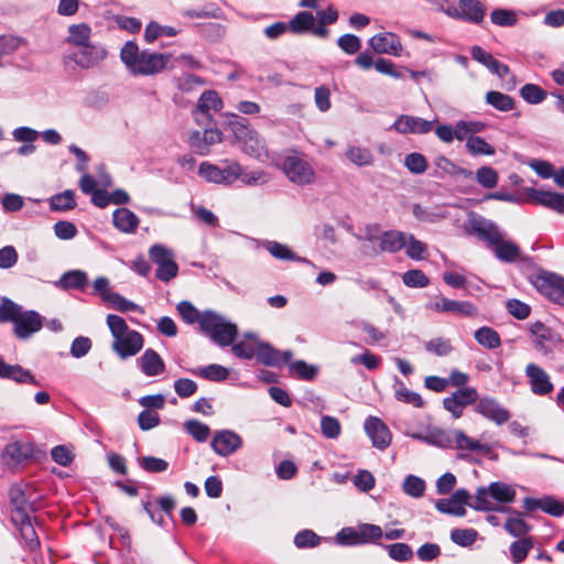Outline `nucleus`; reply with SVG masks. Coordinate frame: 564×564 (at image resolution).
<instances>
[{
    "mask_svg": "<svg viewBox=\"0 0 564 564\" xmlns=\"http://www.w3.org/2000/svg\"><path fill=\"white\" fill-rule=\"evenodd\" d=\"M519 93L522 99L530 105H539L546 98V91L536 84H525Z\"/></svg>",
    "mask_w": 564,
    "mask_h": 564,
    "instance_id": "53",
    "label": "nucleus"
},
{
    "mask_svg": "<svg viewBox=\"0 0 564 564\" xmlns=\"http://www.w3.org/2000/svg\"><path fill=\"white\" fill-rule=\"evenodd\" d=\"M33 456V445L28 442H12L6 445L2 457L8 464L19 465Z\"/></svg>",
    "mask_w": 564,
    "mask_h": 564,
    "instance_id": "27",
    "label": "nucleus"
},
{
    "mask_svg": "<svg viewBox=\"0 0 564 564\" xmlns=\"http://www.w3.org/2000/svg\"><path fill=\"white\" fill-rule=\"evenodd\" d=\"M88 283L86 272L82 270H70L62 274L55 286L62 290H84Z\"/></svg>",
    "mask_w": 564,
    "mask_h": 564,
    "instance_id": "33",
    "label": "nucleus"
},
{
    "mask_svg": "<svg viewBox=\"0 0 564 564\" xmlns=\"http://www.w3.org/2000/svg\"><path fill=\"white\" fill-rule=\"evenodd\" d=\"M289 366V370L291 373H294L299 379L305 381H312L316 378L318 373V368L315 365H310L304 360H291Z\"/></svg>",
    "mask_w": 564,
    "mask_h": 564,
    "instance_id": "44",
    "label": "nucleus"
},
{
    "mask_svg": "<svg viewBox=\"0 0 564 564\" xmlns=\"http://www.w3.org/2000/svg\"><path fill=\"white\" fill-rule=\"evenodd\" d=\"M475 340L487 349H496L501 346L499 333L490 326H481L475 330Z\"/></svg>",
    "mask_w": 564,
    "mask_h": 564,
    "instance_id": "34",
    "label": "nucleus"
},
{
    "mask_svg": "<svg viewBox=\"0 0 564 564\" xmlns=\"http://www.w3.org/2000/svg\"><path fill=\"white\" fill-rule=\"evenodd\" d=\"M535 290L550 301L564 305V278L549 271L541 270L529 276Z\"/></svg>",
    "mask_w": 564,
    "mask_h": 564,
    "instance_id": "6",
    "label": "nucleus"
},
{
    "mask_svg": "<svg viewBox=\"0 0 564 564\" xmlns=\"http://www.w3.org/2000/svg\"><path fill=\"white\" fill-rule=\"evenodd\" d=\"M138 464L147 473L159 474L167 470L169 463L159 457L143 456L138 458Z\"/></svg>",
    "mask_w": 564,
    "mask_h": 564,
    "instance_id": "58",
    "label": "nucleus"
},
{
    "mask_svg": "<svg viewBox=\"0 0 564 564\" xmlns=\"http://www.w3.org/2000/svg\"><path fill=\"white\" fill-rule=\"evenodd\" d=\"M200 330L219 347H228L238 337V326L221 314L207 310L203 312Z\"/></svg>",
    "mask_w": 564,
    "mask_h": 564,
    "instance_id": "3",
    "label": "nucleus"
},
{
    "mask_svg": "<svg viewBox=\"0 0 564 564\" xmlns=\"http://www.w3.org/2000/svg\"><path fill=\"white\" fill-rule=\"evenodd\" d=\"M184 430L198 443L206 442L210 435L209 426L195 419L187 420L184 423Z\"/></svg>",
    "mask_w": 564,
    "mask_h": 564,
    "instance_id": "50",
    "label": "nucleus"
},
{
    "mask_svg": "<svg viewBox=\"0 0 564 564\" xmlns=\"http://www.w3.org/2000/svg\"><path fill=\"white\" fill-rule=\"evenodd\" d=\"M404 166L413 174H423L427 170L425 156L419 152H412L404 159Z\"/></svg>",
    "mask_w": 564,
    "mask_h": 564,
    "instance_id": "64",
    "label": "nucleus"
},
{
    "mask_svg": "<svg viewBox=\"0 0 564 564\" xmlns=\"http://www.w3.org/2000/svg\"><path fill=\"white\" fill-rule=\"evenodd\" d=\"M433 123L434 121H430L421 117L400 115L390 129H393L401 134H426L433 130Z\"/></svg>",
    "mask_w": 564,
    "mask_h": 564,
    "instance_id": "20",
    "label": "nucleus"
},
{
    "mask_svg": "<svg viewBox=\"0 0 564 564\" xmlns=\"http://www.w3.org/2000/svg\"><path fill=\"white\" fill-rule=\"evenodd\" d=\"M322 541V538L317 535L311 529H303L299 531L294 536V545L297 549H312L317 546Z\"/></svg>",
    "mask_w": 564,
    "mask_h": 564,
    "instance_id": "56",
    "label": "nucleus"
},
{
    "mask_svg": "<svg viewBox=\"0 0 564 564\" xmlns=\"http://www.w3.org/2000/svg\"><path fill=\"white\" fill-rule=\"evenodd\" d=\"M406 245V234L399 230H387L381 232L379 241V251L397 253Z\"/></svg>",
    "mask_w": 564,
    "mask_h": 564,
    "instance_id": "32",
    "label": "nucleus"
},
{
    "mask_svg": "<svg viewBox=\"0 0 564 564\" xmlns=\"http://www.w3.org/2000/svg\"><path fill=\"white\" fill-rule=\"evenodd\" d=\"M404 434L413 440H416V441H420L425 444L436 446L440 448L446 449V448H451L453 446L452 434L441 427H437V426L429 427L426 433L406 431Z\"/></svg>",
    "mask_w": 564,
    "mask_h": 564,
    "instance_id": "22",
    "label": "nucleus"
},
{
    "mask_svg": "<svg viewBox=\"0 0 564 564\" xmlns=\"http://www.w3.org/2000/svg\"><path fill=\"white\" fill-rule=\"evenodd\" d=\"M474 410L476 413L497 425L507 423L511 417L510 411L503 408L497 399L490 395H478Z\"/></svg>",
    "mask_w": 564,
    "mask_h": 564,
    "instance_id": "11",
    "label": "nucleus"
},
{
    "mask_svg": "<svg viewBox=\"0 0 564 564\" xmlns=\"http://www.w3.org/2000/svg\"><path fill=\"white\" fill-rule=\"evenodd\" d=\"M404 494L412 498H420L425 491V481L414 475H408L402 484Z\"/></svg>",
    "mask_w": 564,
    "mask_h": 564,
    "instance_id": "59",
    "label": "nucleus"
},
{
    "mask_svg": "<svg viewBox=\"0 0 564 564\" xmlns=\"http://www.w3.org/2000/svg\"><path fill=\"white\" fill-rule=\"evenodd\" d=\"M282 169L288 178L299 186L310 185L315 181V171L307 161L299 155L285 156Z\"/></svg>",
    "mask_w": 564,
    "mask_h": 564,
    "instance_id": "8",
    "label": "nucleus"
},
{
    "mask_svg": "<svg viewBox=\"0 0 564 564\" xmlns=\"http://www.w3.org/2000/svg\"><path fill=\"white\" fill-rule=\"evenodd\" d=\"M529 332L533 337L535 350L543 356L551 355L560 340L557 334L540 321L530 324Z\"/></svg>",
    "mask_w": 564,
    "mask_h": 564,
    "instance_id": "12",
    "label": "nucleus"
},
{
    "mask_svg": "<svg viewBox=\"0 0 564 564\" xmlns=\"http://www.w3.org/2000/svg\"><path fill=\"white\" fill-rule=\"evenodd\" d=\"M232 118L230 128L242 152L258 160L268 158L265 141L251 128L248 120L238 115H232Z\"/></svg>",
    "mask_w": 564,
    "mask_h": 564,
    "instance_id": "4",
    "label": "nucleus"
},
{
    "mask_svg": "<svg viewBox=\"0 0 564 564\" xmlns=\"http://www.w3.org/2000/svg\"><path fill=\"white\" fill-rule=\"evenodd\" d=\"M120 59L133 76H153L164 70L171 54L140 50L134 41H127L120 51Z\"/></svg>",
    "mask_w": 564,
    "mask_h": 564,
    "instance_id": "2",
    "label": "nucleus"
},
{
    "mask_svg": "<svg viewBox=\"0 0 564 564\" xmlns=\"http://www.w3.org/2000/svg\"><path fill=\"white\" fill-rule=\"evenodd\" d=\"M364 429L371 444L379 451H384L391 444L392 435L388 425L377 416H368Z\"/></svg>",
    "mask_w": 564,
    "mask_h": 564,
    "instance_id": "16",
    "label": "nucleus"
},
{
    "mask_svg": "<svg viewBox=\"0 0 564 564\" xmlns=\"http://www.w3.org/2000/svg\"><path fill=\"white\" fill-rule=\"evenodd\" d=\"M379 545L388 552L391 560L395 562H408L413 557L412 547L403 542L392 544L379 543Z\"/></svg>",
    "mask_w": 564,
    "mask_h": 564,
    "instance_id": "40",
    "label": "nucleus"
},
{
    "mask_svg": "<svg viewBox=\"0 0 564 564\" xmlns=\"http://www.w3.org/2000/svg\"><path fill=\"white\" fill-rule=\"evenodd\" d=\"M143 347V337L138 330H130L129 333L119 336L112 343L113 351L121 358L127 359L135 356Z\"/></svg>",
    "mask_w": 564,
    "mask_h": 564,
    "instance_id": "21",
    "label": "nucleus"
},
{
    "mask_svg": "<svg viewBox=\"0 0 564 564\" xmlns=\"http://www.w3.org/2000/svg\"><path fill=\"white\" fill-rule=\"evenodd\" d=\"M478 391L474 387L456 389L451 395L443 399V408L451 413L453 419H459L464 414V409L476 404Z\"/></svg>",
    "mask_w": 564,
    "mask_h": 564,
    "instance_id": "9",
    "label": "nucleus"
},
{
    "mask_svg": "<svg viewBox=\"0 0 564 564\" xmlns=\"http://www.w3.org/2000/svg\"><path fill=\"white\" fill-rule=\"evenodd\" d=\"M315 18L310 11L297 12L289 22L290 31L295 34L310 32L314 26Z\"/></svg>",
    "mask_w": 564,
    "mask_h": 564,
    "instance_id": "38",
    "label": "nucleus"
},
{
    "mask_svg": "<svg viewBox=\"0 0 564 564\" xmlns=\"http://www.w3.org/2000/svg\"><path fill=\"white\" fill-rule=\"evenodd\" d=\"M478 536V532L475 529H454L451 532V540L463 547L473 545Z\"/></svg>",
    "mask_w": 564,
    "mask_h": 564,
    "instance_id": "61",
    "label": "nucleus"
},
{
    "mask_svg": "<svg viewBox=\"0 0 564 564\" xmlns=\"http://www.w3.org/2000/svg\"><path fill=\"white\" fill-rule=\"evenodd\" d=\"M176 310L186 324L198 323L203 319V312H199L189 301H181Z\"/></svg>",
    "mask_w": 564,
    "mask_h": 564,
    "instance_id": "55",
    "label": "nucleus"
},
{
    "mask_svg": "<svg viewBox=\"0 0 564 564\" xmlns=\"http://www.w3.org/2000/svg\"><path fill=\"white\" fill-rule=\"evenodd\" d=\"M174 80L176 88L183 93H189L197 86L205 85V80L200 76L189 73H183L181 76L175 77Z\"/></svg>",
    "mask_w": 564,
    "mask_h": 564,
    "instance_id": "63",
    "label": "nucleus"
},
{
    "mask_svg": "<svg viewBox=\"0 0 564 564\" xmlns=\"http://www.w3.org/2000/svg\"><path fill=\"white\" fill-rule=\"evenodd\" d=\"M491 499L499 503H511L516 499V490L502 481H494L489 485Z\"/></svg>",
    "mask_w": 564,
    "mask_h": 564,
    "instance_id": "39",
    "label": "nucleus"
},
{
    "mask_svg": "<svg viewBox=\"0 0 564 564\" xmlns=\"http://www.w3.org/2000/svg\"><path fill=\"white\" fill-rule=\"evenodd\" d=\"M335 543L341 546L360 545L358 527H345L335 535Z\"/></svg>",
    "mask_w": 564,
    "mask_h": 564,
    "instance_id": "60",
    "label": "nucleus"
},
{
    "mask_svg": "<svg viewBox=\"0 0 564 564\" xmlns=\"http://www.w3.org/2000/svg\"><path fill=\"white\" fill-rule=\"evenodd\" d=\"M402 281L408 288L422 289L430 284V279L420 269H411L403 273Z\"/></svg>",
    "mask_w": 564,
    "mask_h": 564,
    "instance_id": "57",
    "label": "nucleus"
},
{
    "mask_svg": "<svg viewBox=\"0 0 564 564\" xmlns=\"http://www.w3.org/2000/svg\"><path fill=\"white\" fill-rule=\"evenodd\" d=\"M500 511H511L514 514V517L508 518L505 523V529L510 535L520 538L528 533L530 528L527 524V522L522 519L520 512L511 510L509 508L500 509Z\"/></svg>",
    "mask_w": 564,
    "mask_h": 564,
    "instance_id": "43",
    "label": "nucleus"
},
{
    "mask_svg": "<svg viewBox=\"0 0 564 564\" xmlns=\"http://www.w3.org/2000/svg\"><path fill=\"white\" fill-rule=\"evenodd\" d=\"M525 377L531 389L535 395H546L554 389L549 373L536 364H528L524 370Z\"/></svg>",
    "mask_w": 564,
    "mask_h": 564,
    "instance_id": "18",
    "label": "nucleus"
},
{
    "mask_svg": "<svg viewBox=\"0 0 564 564\" xmlns=\"http://www.w3.org/2000/svg\"><path fill=\"white\" fill-rule=\"evenodd\" d=\"M257 360L267 367H281L293 359L291 350L280 351L268 341H258Z\"/></svg>",
    "mask_w": 564,
    "mask_h": 564,
    "instance_id": "19",
    "label": "nucleus"
},
{
    "mask_svg": "<svg viewBox=\"0 0 564 564\" xmlns=\"http://www.w3.org/2000/svg\"><path fill=\"white\" fill-rule=\"evenodd\" d=\"M533 543L530 539H520L511 543L510 554L514 564H520L527 557Z\"/></svg>",
    "mask_w": 564,
    "mask_h": 564,
    "instance_id": "62",
    "label": "nucleus"
},
{
    "mask_svg": "<svg viewBox=\"0 0 564 564\" xmlns=\"http://www.w3.org/2000/svg\"><path fill=\"white\" fill-rule=\"evenodd\" d=\"M198 175L208 183L231 185L241 175V165L235 160H223L219 164L204 161L198 166Z\"/></svg>",
    "mask_w": 564,
    "mask_h": 564,
    "instance_id": "5",
    "label": "nucleus"
},
{
    "mask_svg": "<svg viewBox=\"0 0 564 564\" xmlns=\"http://www.w3.org/2000/svg\"><path fill=\"white\" fill-rule=\"evenodd\" d=\"M0 379L11 380L19 384L40 386V381L36 380L29 369L23 368L19 364H7L2 358H0Z\"/></svg>",
    "mask_w": 564,
    "mask_h": 564,
    "instance_id": "24",
    "label": "nucleus"
},
{
    "mask_svg": "<svg viewBox=\"0 0 564 564\" xmlns=\"http://www.w3.org/2000/svg\"><path fill=\"white\" fill-rule=\"evenodd\" d=\"M44 322L45 317L37 311L23 310L13 323V335L20 340H28L42 329Z\"/></svg>",
    "mask_w": 564,
    "mask_h": 564,
    "instance_id": "10",
    "label": "nucleus"
},
{
    "mask_svg": "<svg viewBox=\"0 0 564 564\" xmlns=\"http://www.w3.org/2000/svg\"><path fill=\"white\" fill-rule=\"evenodd\" d=\"M466 231L469 235H475L479 240L485 241L495 257L501 262H514L520 256L519 246L506 239V234L500 227L495 221L484 216L471 214L468 217Z\"/></svg>",
    "mask_w": 564,
    "mask_h": 564,
    "instance_id": "1",
    "label": "nucleus"
},
{
    "mask_svg": "<svg viewBox=\"0 0 564 564\" xmlns=\"http://www.w3.org/2000/svg\"><path fill=\"white\" fill-rule=\"evenodd\" d=\"M193 373L198 375L199 377L209 381L223 382L228 378L229 370L218 364H210L199 368L197 371H193Z\"/></svg>",
    "mask_w": 564,
    "mask_h": 564,
    "instance_id": "47",
    "label": "nucleus"
},
{
    "mask_svg": "<svg viewBox=\"0 0 564 564\" xmlns=\"http://www.w3.org/2000/svg\"><path fill=\"white\" fill-rule=\"evenodd\" d=\"M107 56L106 48L99 43H88L78 47V51L69 56L77 66L84 69L93 68Z\"/></svg>",
    "mask_w": 564,
    "mask_h": 564,
    "instance_id": "13",
    "label": "nucleus"
},
{
    "mask_svg": "<svg viewBox=\"0 0 564 564\" xmlns=\"http://www.w3.org/2000/svg\"><path fill=\"white\" fill-rule=\"evenodd\" d=\"M139 223V217L126 207L117 208L112 214V224L120 232L133 234Z\"/></svg>",
    "mask_w": 564,
    "mask_h": 564,
    "instance_id": "31",
    "label": "nucleus"
},
{
    "mask_svg": "<svg viewBox=\"0 0 564 564\" xmlns=\"http://www.w3.org/2000/svg\"><path fill=\"white\" fill-rule=\"evenodd\" d=\"M223 133L218 128H205L203 132L192 131L188 135L189 147L199 155H207L210 147L220 143Z\"/></svg>",
    "mask_w": 564,
    "mask_h": 564,
    "instance_id": "17",
    "label": "nucleus"
},
{
    "mask_svg": "<svg viewBox=\"0 0 564 564\" xmlns=\"http://www.w3.org/2000/svg\"><path fill=\"white\" fill-rule=\"evenodd\" d=\"M405 253L412 260H423L426 258L427 246L413 235H406Z\"/></svg>",
    "mask_w": 564,
    "mask_h": 564,
    "instance_id": "54",
    "label": "nucleus"
},
{
    "mask_svg": "<svg viewBox=\"0 0 564 564\" xmlns=\"http://www.w3.org/2000/svg\"><path fill=\"white\" fill-rule=\"evenodd\" d=\"M530 197L536 204L564 215V194L532 188Z\"/></svg>",
    "mask_w": 564,
    "mask_h": 564,
    "instance_id": "29",
    "label": "nucleus"
},
{
    "mask_svg": "<svg viewBox=\"0 0 564 564\" xmlns=\"http://www.w3.org/2000/svg\"><path fill=\"white\" fill-rule=\"evenodd\" d=\"M91 28L87 23L72 24L68 28L66 42L77 47L90 43Z\"/></svg>",
    "mask_w": 564,
    "mask_h": 564,
    "instance_id": "35",
    "label": "nucleus"
},
{
    "mask_svg": "<svg viewBox=\"0 0 564 564\" xmlns=\"http://www.w3.org/2000/svg\"><path fill=\"white\" fill-rule=\"evenodd\" d=\"M223 108V100L218 96L217 91L215 90H205L197 102V106L195 109H198L200 113H207L210 112V110H214L215 112L221 110Z\"/></svg>",
    "mask_w": 564,
    "mask_h": 564,
    "instance_id": "41",
    "label": "nucleus"
},
{
    "mask_svg": "<svg viewBox=\"0 0 564 564\" xmlns=\"http://www.w3.org/2000/svg\"><path fill=\"white\" fill-rule=\"evenodd\" d=\"M23 307L7 296L0 300V323H14Z\"/></svg>",
    "mask_w": 564,
    "mask_h": 564,
    "instance_id": "46",
    "label": "nucleus"
},
{
    "mask_svg": "<svg viewBox=\"0 0 564 564\" xmlns=\"http://www.w3.org/2000/svg\"><path fill=\"white\" fill-rule=\"evenodd\" d=\"M395 383L399 386V388L394 391V398L403 403L411 404L414 408H423L425 402L422 399L421 394L409 390L402 381H400L398 378L395 380Z\"/></svg>",
    "mask_w": 564,
    "mask_h": 564,
    "instance_id": "42",
    "label": "nucleus"
},
{
    "mask_svg": "<svg viewBox=\"0 0 564 564\" xmlns=\"http://www.w3.org/2000/svg\"><path fill=\"white\" fill-rule=\"evenodd\" d=\"M345 155L358 167L370 166L375 162L373 154L368 148L349 145L345 151Z\"/></svg>",
    "mask_w": 564,
    "mask_h": 564,
    "instance_id": "36",
    "label": "nucleus"
},
{
    "mask_svg": "<svg viewBox=\"0 0 564 564\" xmlns=\"http://www.w3.org/2000/svg\"><path fill=\"white\" fill-rule=\"evenodd\" d=\"M242 445L243 441L241 436L231 430L216 431L210 442L213 451L221 457L232 455L241 448Z\"/></svg>",
    "mask_w": 564,
    "mask_h": 564,
    "instance_id": "14",
    "label": "nucleus"
},
{
    "mask_svg": "<svg viewBox=\"0 0 564 564\" xmlns=\"http://www.w3.org/2000/svg\"><path fill=\"white\" fill-rule=\"evenodd\" d=\"M31 487L26 484H13L10 486L8 496L11 505V519L22 521L37 510L35 501L30 497Z\"/></svg>",
    "mask_w": 564,
    "mask_h": 564,
    "instance_id": "7",
    "label": "nucleus"
},
{
    "mask_svg": "<svg viewBox=\"0 0 564 564\" xmlns=\"http://www.w3.org/2000/svg\"><path fill=\"white\" fill-rule=\"evenodd\" d=\"M427 308L437 313H448L463 317H475L478 315L477 306L470 301H456L441 297L440 301L430 303Z\"/></svg>",
    "mask_w": 564,
    "mask_h": 564,
    "instance_id": "15",
    "label": "nucleus"
},
{
    "mask_svg": "<svg viewBox=\"0 0 564 564\" xmlns=\"http://www.w3.org/2000/svg\"><path fill=\"white\" fill-rule=\"evenodd\" d=\"M368 43L377 54L400 56L402 53L401 40L395 33L392 32L376 34L369 39Z\"/></svg>",
    "mask_w": 564,
    "mask_h": 564,
    "instance_id": "23",
    "label": "nucleus"
},
{
    "mask_svg": "<svg viewBox=\"0 0 564 564\" xmlns=\"http://www.w3.org/2000/svg\"><path fill=\"white\" fill-rule=\"evenodd\" d=\"M360 545L375 543L379 544L383 536V531L380 525L371 523H361L358 525Z\"/></svg>",
    "mask_w": 564,
    "mask_h": 564,
    "instance_id": "48",
    "label": "nucleus"
},
{
    "mask_svg": "<svg viewBox=\"0 0 564 564\" xmlns=\"http://www.w3.org/2000/svg\"><path fill=\"white\" fill-rule=\"evenodd\" d=\"M11 522L19 531L20 538L29 551L33 552L40 549V540L34 528V524H37L35 518L28 516L26 519H23L22 521L11 519Z\"/></svg>",
    "mask_w": 564,
    "mask_h": 564,
    "instance_id": "26",
    "label": "nucleus"
},
{
    "mask_svg": "<svg viewBox=\"0 0 564 564\" xmlns=\"http://www.w3.org/2000/svg\"><path fill=\"white\" fill-rule=\"evenodd\" d=\"M75 194L72 189L54 195L50 200L52 210L64 212L75 208Z\"/></svg>",
    "mask_w": 564,
    "mask_h": 564,
    "instance_id": "51",
    "label": "nucleus"
},
{
    "mask_svg": "<svg viewBox=\"0 0 564 564\" xmlns=\"http://www.w3.org/2000/svg\"><path fill=\"white\" fill-rule=\"evenodd\" d=\"M138 367L147 377H155L165 371V364L162 357L152 348L145 351L137 359Z\"/></svg>",
    "mask_w": 564,
    "mask_h": 564,
    "instance_id": "28",
    "label": "nucleus"
},
{
    "mask_svg": "<svg viewBox=\"0 0 564 564\" xmlns=\"http://www.w3.org/2000/svg\"><path fill=\"white\" fill-rule=\"evenodd\" d=\"M491 492L488 487H479L476 491L475 500L468 506L476 511H494L498 510L490 501Z\"/></svg>",
    "mask_w": 564,
    "mask_h": 564,
    "instance_id": "52",
    "label": "nucleus"
},
{
    "mask_svg": "<svg viewBox=\"0 0 564 564\" xmlns=\"http://www.w3.org/2000/svg\"><path fill=\"white\" fill-rule=\"evenodd\" d=\"M460 20L479 24L485 17V7L479 0H459L454 13L447 12Z\"/></svg>",
    "mask_w": 564,
    "mask_h": 564,
    "instance_id": "25",
    "label": "nucleus"
},
{
    "mask_svg": "<svg viewBox=\"0 0 564 564\" xmlns=\"http://www.w3.org/2000/svg\"><path fill=\"white\" fill-rule=\"evenodd\" d=\"M194 28L200 36L210 42L219 41L226 33L225 26L216 22L197 23Z\"/></svg>",
    "mask_w": 564,
    "mask_h": 564,
    "instance_id": "45",
    "label": "nucleus"
},
{
    "mask_svg": "<svg viewBox=\"0 0 564 564\" xmlns=\"http://www.w3.org/2000/svg\"><path fill=\"white\" fill-rule=\"evenodd\" d=\"M466 149L471 155H494L495 148L489 144L482 137L470 135L466 141Z\"/></svg>",
    "mask_w": 564,
    "mask_h": 564,
    "instance_id": "49",
    "label": "nucleus"
},
{
    "mask_svg": "<svg viewBox=\"0 0 564 564\" xmlns=\"http://www.w3.org/2000/svg\"><path fill=\"white\" fill-rule=\"evenodd\" d=\"M263 247L273 258L278 260L312 264L308 259L297 256L291 248L281 242L274 240H265L263 242Z\"/></svg>",
    "mask_w": 564,
    "mask_h": 564,
    "instance_id": "30",
    "label": "nucleus"
},
{
    "mask_svg": "<svg viewBox=\"0 0 564 564\" xmlns=\"http://www.w3.org/2000/svg\"><path fill=\"white\" fill-rule=\"evenodd\" d=\"M485 99L488 105L501 112H508L514 108L513 98L498 90L488 91Z\"/></svg>",
    "mask_w": 564,
    "mask_h": 564,
    "instance_id": "37",
    "label": "nucleus"
}]
</instances>
